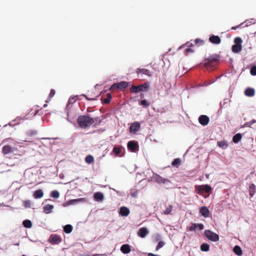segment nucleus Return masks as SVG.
<instances>
[{"mask_svg": "<svg viewBox=\"0 0 256 256\" xmlns=\"http://www.w3.org/2000/svg\"><path fill=\"white\" fill-rule=\"evenodd\" d=\"M194 50H192L190 48H188L185 50V54H188L189 52H193Z\"/></svg>", "mask_w": 256, "mask_h": 256, "instance_id": "49", "label": "nucleus"}, {"mask_svg": "<svg viewBox=\"0 0 256 256\" xmlns=\"http://www.w3.org/2000/svg\"><path fill=\"white\" fill-rule=\"evenodd\" d=\"M128 86V82L124 81L121 82H120L114 83L113 84L110 90H114L116 89L124 90L126 89Z\"/></svg>", "mask_w": 256, "mask_h": 256, "instance_id": "6", "label": "nucleus"}, {"mask_svg": "<svg viewBox=\"0 0 256 256\" xmlns=\"http://www.w3.org/2000/svg\"><path fill=\"white\" fill-rule=\"evenodd\" d=\"M196 192L197 194H202V192L209 193L212 190V188L208 184L195 186Z\"/></svg>", "mask_w": 256, "mask_h": 256, "instance_id": "5", "label": "nucleus"}, {"mask_svg": "<svg viewBox=\"0 0 256 256\" xmlns=\"http://www.w3.org/2000/svg\"><path fill=\"white\" fill-rule=\"evenodd\" d=\"M244 94L248 96H253L255 94V90L253 88H248L245 90Z\"/></svg>", "mask_w": 256, "mask_h": 256, "instance_id": "17", "label": "nucleus"}, {"mask_svg": "<svg viewBox=\"0 0 256 256\" xmlns=\"http://www.w3.org/2000/svg\"><path fill=\"white\" fill-rule=\"evenodd\" d=\"M12 150V148L10 146H4L2 148V152L4 154L10 153Z\"/></svg>", "mask_w": 256, "mask_h": 256, "instance_id": "31", "label": "nucleus"}, {"mask_svg": "<svg viewBox=\"0 0 256 256\" xmlns=\"http://www.w3.org/2000/svg\"><path fill=\"white\" fill-rule=\"evenodd\" d=\"M36 134H37V132H36V130H28L26 132V134L28 136H34L36 135Z\"/></svg>", "mask_w": 256, "mask_h": 256, "instance_id": "36", "label": "nucleus"}, {"mask_svg": "<svg viewBox=\"0 0 256 256\" xmlns=\"http://www.w3.org/2000/svg\"><path fill=\"white\" fill-rule=\"evenodd\" d=\"M217 144L218 146L222 149H226L228 146V144L225 140L218 141L217 142Z\"/></svg>", "mask_w": 256, "mask_h": 256, "instance_id": "25", "label": "nucleus"}, {"mask_svg": "<svg viewBox=\"0 0 256 256\" xmlns=\"http://www.w3.org/2000/svg\"><path fill=\"white\" fill-rule=\"evenodd\" d=\"M155 180L156 182L159 184L170 182V180L168 179L163 178L162 176L159 175H156V176Z\"/></svg>", "mask_w": 256, "mask_h": 256, "instance_id": "12", "label": "nucleus"}, {"mask_svg": "<svg viewBox=\"0 0 256 256\" xmlns=\"http://www.w3.org/2000/svg\"><path fill=\"white\" fill-rule=\"evenodd\" d=\"M4 196L0 193V199H2L3 198H4ZM4 204V201H0V205H2Z\"/></svg>", "mask_w": 256, "mask_h": 256, "instance_id": "52", "label": "nucleus"}, {"mask_svg": "<svg viewBox=\"0 0 256 256\" xmlns=\"http://www.w3.org/2000/svg\"><path fill=\"white\" fill-rule=\"evenodd\" d=\"M204 235L211 241L218 242L219 240V236L210 230H206Z\"/></svg>", "mask_w": 256, "mask_h": 256, "instance_id": "4", "label": "nucleus"}, {"mask_svg": "<svg viewBox=\"0 0 256 256\" xmlns=\"http://www.w3.org/2000/svg\"><path fill=\"white\" fill-rule=\"evenodd\" d=\"M72 226L70 224H67L64 228V232L66 234H70L72 232Z\"/></svg>", "mask_w": 256, "mask_h": 256, "instance_id": "28", "label": "nucleus"}, {"mask_svg": "<svg viewBox=\"0 0 256 256\" xmlns=\"http://www.w3.org/2000/svg\"><path fill=\"white\" fill-rule=\"evenodd\" d=\"M120 250L122 253L127 254L130 252L131 250L128 244H124L122 246Z\"/></svg>", "mask_w": 256, "mask_h": 256, "instance_id": "15", "label": "nucleus"}, {"mask_svg": "<svg viewBox=\"0 0 256 256\" xmlns=\"http://www.w3.org/2000/svg\"><path fill=\"white\" fill-rule=\"evenodd\" d=\"M194 43L196 44H198V46H202L204 44V42L200 38H196L194 40Z\"/></svg>", "mask_w": 256, "mask_h": 256, "instance_id": "38", "label": "nucleus"}, {"mask_svg": "<svg viewBox=\"0 0 256 256\" xmlns=\"http://www.w3.org/2000/svg\"><path fill=\"white\" fill-rule=\"evenodd\" d=\"M31 201L30 200H25L24 202V204L26 208H28L31 206Z\"/></svg>", "mask_w": 256, "mask_h": 256, "instance_id": "43", "label": "nucleus"}, {"mask_svg": "<svg viewBox=\"0 0 256 256\" xmlns=\"http://www.w3.org/2000/svg\"><path fill=\"white\" fill-rule=\"evenodd\" d=\"M44 196V192L42 190H38L34 192L33 196L36 199L40 198Z\"/></svg>", "mask_w": 256, "mask_h": 256, "instance_id": "18", "label": "nucleus"}, {"mask_svg": "<svg viewBox=\"0 0 256 256\" xmlns=\"http://www.w3.org/2000/svg\"><path fill=\"white\" fill-rule=\"evenodd\" d=\"M55 94V90L54 89H52L49 94V98H51Z\"/></svg>", "mask_w": 256, "mask_h": 256, "instance_id": "48", "label": "nucleus"}, {"mask_svg": "<svg viewBox=\"0 0 256 256\" xmlns=\"http://www.w3.org/2000/svg\"><path fill=\"white\" fill-rule=\"evenodd\" d=\"M22 224L26 228H30L32 226V223L31 221L28 220H24Z\"/></svg>", "mask_w": 256, "mask_h": 256, "instance_id": "27", "label": "nucleus"}, {"mask_svg": "<svg viewBox=\"0 0 256 256\" xmlns=\"http://www.w3.org/2000/svg\"><path fill=\"white\" fill-rule=\"evenodd\" d=\"M181 160L179 158H175L172 163L174 166L178 167L180 164Z\"/></svg>", "mask_w": 256, "mask_h": 256, "instance_id": "34", "label": "nucleus"}, {"mask_svg": "<svg viewBox=\"0 0 256 256\" xmlns=\"http://www.w3.org/2000/svg\"><path fill=\"white\" fill-rule=\"evenodd\" d=\"M111 98H112V96H111L110 94L108 93L106 94V98L102 100V102L104 104H108L110 103Z\"/></svg>", "mask_w": 256, "mask_h": 256, "instance_id": "32", "label": "nucleus"}, {"mask_svg": "<svg viewBox=\"0 0 256 256\" xmlns=\"http://www.w3.org/2000/svg\"><path fill=\"white\" fill-rule=\"evenodd\" d=\"M165 244V242H162V241H160L158 243V244L157 245V246H156V250H159L160 248H162V247L164 246V245Z\"/></svg>", "mask_w": 256, "mask_h": 256, "instance_id": "41", "label": "nucleus"}, {"mask_svg": "<svg viewBox=\"0 0 256 256\" xmlns=\"http://www.w3.org/2000/svg\"><path fill=\"white\" fill-rule=\"evenodd\" d=\"M128 148L131 152H136L138 150L139 146L138 142L131 140L128 143Z\"/></svg>", "mask_w": 256, "mask_h": 256, "instance_id": "7", "label": "nucleus"}, {"mask_svg": "<svg viewBox=\"0 0 256 256\" xmlns=\"http://www.w3.org/2000/svg\"><path fill=\"white\" fill-rule=\"evenodd\" d=\"M143 96H144V94H140V97H141V98H142Z\"/></svg>", "mask_w": 256, "mask_h": 256, "instance_id": "56", "label": "nucleus"}, {"mask_svg": "<svg viewBox=\"0 0 256 256\" xmlns=\"http://www.w3.org/2000/svg\"><path fill=\"white\" fill-rule=\"evenodd\" d=\"M210 42L214 44H218L221 42V39L218 36L212 35L209 38Z\"/></svg>", "mask_w": 256, "mask_h": 256, "instance_id": "10", "label": "nucleus"}, {"mask_svg": "<svg viewBox=\"0 0 256 256\" xmlns=\"http://www.w3.org/2000/svg\"><path fill=\"white\" fill-rule=\"evenodd\" d=\"M242 50V45L234 44L232 46V50L234 53H238L240 52Z\"/></svg>", "mask_w": 256, "mask_h": 256, "instance_id": "22", "label": "nucleus"}, {"mask_svg": "<svg viewBox=\"0 0 256 256\" xmlns=\"http://www.w3.org/2000/svg\"><path fill=\"white\" fill-rule=\"evenodd\" d=\"M256 192V186L254 184L249 186V193L250 197H253Z\"/></svg>", "mask_w": 256, "mask_h": 256, "instance_id": "23", "label": "nucleus"}, {"mask_svg": "<svg viewBox=\"0 0 256 256\" xmlns=\"http://www.w3.org/2000/svg\"><path fill=\"white\" fill-rule=\"evenodd\" d=\"M220 56L216 54H214L210 56L208 58L204 59L203 64L206 68H212L214 66L215 63L220 60Z\"/></svg>", "mask_w": 256, "mask_h": 256, "instance_id": "2", "label": "nucleus"}, {"mask_svg": "<svg viewBox=\"0 0 256 256\" xmlns=\"http://www.w3.org/2000/svg\"><path fill=\"white\" fill-rule=\"evenodd\" d=\"M140 104L146 108L150 106V104L145 100H142L140 101Z\"/></svg>", "mask_w": 256, "mask_h": 256, "instance_id": "42", "label": "nucleus"}, {"mask_svg": "<svg viewBox=\"0 0 256 256\" xmlns=\"http://www.w3.org/2000/svg\"><path fill=\"white\" fill-rule=\"evenodd\" d=\"M22 256H26V255H22Z\"/></svg>", "mask_w": 256, "mask_h": 256, "instance_id": "57", "label": "nucleus"}, {"mask_svg": "<svg viewBox=\"0 0 256 256\" xmlns=\"http://www.w3.org/2000/svg\"><path fill=\"white\" fill-rule=\"evenodd\" d=\"M98 254H94L92 256H96ZM80 256H91L90 254H80Z\"/></svg>", "mask_w": 256, "mask_h": 256, "instance_id": "54", "label": "nucleus"}, {"mask_svg": "<svg viewBox=\"0 0 256 256\" xmlns=\"http://www.w3.org/2000/svg\"><path fill=\"white\" fill-rule=\"evenodd\" d=\"M94 198L96 201H102L104 199V195L100 192H96L94 194Z\"/></svg>", "mask_w": 256, "mask_h": 256, "instance_id": "21", "label": "nucleus"}, {"mask_svg": "<svg viewBox=\"0 0 256 256\" xmlns=\"http://www.w3.org/2000/svg\"><path fill=\"white\" fill-rule=\"evenodd\" d=\"M185 45L188 48H190L192 46H194V45L192 43H191L190 42H188L185 44H183L181 46H180L179 48V49L182 48Z\"/></svg>", "mask_w": 256, "mask_h": 256, "instance_id": "47", "label": "nucleus"}, {"mask_svg": "<svg viewBox=\"0 0 256 256\" xmlns=\"http://www.w3.org/2000/svg\"><path fill=\"white\" fill-rule=\"evenodd\" d=\"M172 209L173 206L172 205L169 204L166 209L164 210V214L166 215L169 214L172 212Z\"/></svg>", "mask_w": 256, "mask_h": 256, "instance_id": "33", "label": "nucleus"}, {"mask_svg": "<svg viewBox=\"0 0 256 256\" xmlns=\"http://www.w3.org/2000/svg\"><path fill=\"white\" fill-rule=\"evenodd\" d=\"M140 126V124L138 122H135L131 124L130 131V132H136L139 130Z\"/></svg>", "mask_w": 256, "mask_h": 256, "instance_id": "9", "label": "nucleus"}, {"mask_svg": "<svg viewBox=\"0 0 256 256\" xmlns=\"http://www.w3.org/2000/svg\"><path fill=\"white\" fill-rule=\"evenodd\" d=\"M149 89V84L146 82L138 86H132L130 92L132 93H138L140 92H146Z\"/></svg>", "mask_w": 256, "mask_h": 256, "instance_id": "3", "label": "nucleus"}, {"mask_svg": "<svg viewBox=\"0 0 256 256\" xmlns=\"http://www.w3.org/2000/svg\"><path fill=\"white\" fill-rule=\"evenodd\" d=\"M243 23H242L240 24H239L237 26H232L231 29L232 30H236V29L240 27V26Z\"/></svg>", "mask_w": 256, "mask_h": 256, "instance_id": "53", "label": "nucleus"}, {"mask_svg": "<svg viewBox=\"0 0 256 256\" xmlns=\"http://www.w3.org/2000/svg\"><path fill=\"white\" fill-rule=\"evenodd\" d=\"M96 120V119H94L88 115H80L78 117L77 122L80 128L85 129L90 127Z\"/></svg>", "mask_w": 256, "mask_h": 256, "instance_id": "1", "label": "nucleus"}, {"mask_svg": "<svg viewBox=\"0 0 256 256\" xmlns=\"http://www.w3.org/2000/svg\"><path fill=\"white\" fill-rule=\"evenodd\" d=\"M62 239L56 235H52L50 238V242L52 244H58L60 242Z\"/></svg>", "mask_w": 256, "mask_h": 256, "instance_id": "11", "label": "nucleus"}, {"mask_svg": "<svg viewBox=\"0 0 256 256\" xmlns=\"http://www.w3.org/2000/svg\"><path fill=\"white\" fill-rule=\"evenodd\" d=\"M210 121L209 118L206 115H201L198 118L199 122L202 126L207 125Z\"/></svg>", "mask_w": 256, "mask_h": 256, "instance_id": "8", "label": "nucleus"}, {"mask_svg": "<svg viewBox=\"0 0 256 256\" xmlns=\"http://www.w3.org/2000/svg\"><path fill=\"white\" fill-rule=\"evenodd\" d=\"M250 73L252 76H256V66H254L250 68Z\"/></svg>", "mask_w": 256, "mask_h": 256, "instance_id": "45", "label": "nucleus"}, {"mask_svg": "<svg viewBox=\"0 0 256 256\" xmlns=\"http://www.w3.org/2000/svg\"><path fill=\"white\" fill-rule=\"evenodd\" d=\"M50 196L52 198H57L60 196V193L57 190H53L51 192Z\"/></svg>", "mask_w": 256, "mask_h": 256, "instance_id": "37", "label": "nucleus"}, {"mask_svg": "<svg viewBox=\"0 0 256 256\" xmlns=\"http://www.w3.org/2000/svg\"><path fill=\"white\" fill-rule=\"evenodd\" d=\"M82 96H84L86 100H96V98H88L86 94H83L82 95Z\"/></svg>", "mask_w": 256, "mask_h": 256, "instance_id": "50", "label": "nucleus"}, {"mask_svg": "<svg viewBox=\"0 0 256 256\" xmlns=\"http://www.w3.org/2000/svg\"><path fill=\"white\" fill-rule=\"evenodd\" d=\"M85 161L87 164H90L94 162V158L92 156L88 155L86 157Z\"/></svg>", "mask_w": 256, "mask_h": 256, "instance_id": "30", "label": "nucleus"}, {"mask_svg": "<svg viewBox=\"0 0 256 256\" xmlns=\"http://www.w3.org/2000/svg\"><path fill=\"white\" fill-rule=\"evenodd\" d=\"M242 138V136L240 134L238 133L235 134L232 138V141L234 143L236 144L238 143L241 140Z\"/></svg>", "mask_w": 256, "mask_h": 256, "instance_id": "24", "label": "nucleus"}, {"mask_svg": "<svg viewBox=\"0 0 256 256\" xmlns=\"http://www.w3.org/2000/svg\"><path fill=\"white\" fill-rule=\"evenodd\" d=\"M200 212L204 218H208L210 215V211L207 207L204 206L200 208Z\"/></svg>", "mask_w": 256, "mask_h": 256, "instance_id": "13", "label": "nucleus"}, {"mask_svg": "<svg viewBox=\"0 0 256 256\" xmlns=\"http://www.w3.org/2000/svg\"><path fill=\"white\" fill-rule=\"evenodd\" d=\"M197 228H198L200 230H202L204 228V226L202 224H197Z\"/></svg>", "mask_w": 256, "mask_h": 256, "instance_id": "51", "label": "nucleus"}, {"mask_svg": "<svg viewBox=\"0 0 256 256\" xmlns=\"http://www.w3.org/2000/svg\"><path fill=\"white\" fill-rule=\"evenodd\" d=\"M148 256H160L156 255L152 253H148Z\"/></svg>", "mask_w": 256, "mask_h": 256, "instance_id": "55", "label": "nucleus"}, {"mask_svg": "<svg viewBox=\"0 0 256 256\" xmlns=\"http://www.w3.org/2000/svg\"><path fill=\"white\" fill-rule=\"evenodd\" d=\"M197 228V224H192V225L189 227V230L190 231H194Z\"/></svg>", "mask_w": 256, "mask_h": 256, "instance_id": "44", "label": "nucleus"}, {"mask_svg": "<svg viewBox=\"0 0 256 256\" xmlns=\"http://www.w3.org/2000/svg\"><path fill=\"white\" fill-rule=\"evenodd\" d=\"M28 114L26 115L25 116L22 117V116H17V121H20L21 120H25L28 119L30 117L27 116Z\"/></svg>", "mask_w": 256, "mask_h": 256, "instance_id": "46", "label": "nucleus"}, {"mask_svg": "<svg viewBox=\"0 0 256 256\" xmlns=\"http://www.w3.org/2000/svg\"><path fill=\"white\" fill-rule=\"evenodd\" d=\"M54 208V206L52 204H46L44 207V212L46 214H50L52 212Z\"/></svg>", "mask_w": 256, "mask_h": 256, "instance_id": "20", "label": "nucleus"}, {"mask_svg": "<svg viewBox=\"0 0 256 256\" xmlns=\"http://www.w3.org/2000/svg\"><path fill=\"white\" fill-rule=\"evenodd\" d=\"M256 120H250V121L249 122H248L246 123L242 127H244V126H248V127H251V126L252 124H254L256 123Z\"/></svg>", "mask_w": 256, "mask_h": 256, "instance_id": "40", "label": "nucleus"}, {"mask_svg": "<svg viewBox=\"0 0 256 256\" xmlns=\"http://www.w3.org/2000/svg\"><path fill=\"white\" fill-rule=\"evenodd\" d=\"M137 74H144L147 75L149 76H152V74L146 68H138L136 71Z\"/></svg>", "mask_w": 256, "mask_h": 256, "instance_id": "19", "label": "nucleus"}, {"mask_svg": "<svg viewBox=\"0 0 256 256\" xmlns=\"http://www.w3.org/2000/svg\"><path fill=\"white\" fill-rule=\"evenodd\" d=\"M121 148L118 146H114L112 150V152L117 156L121 152Z\"/></svg>", "mask_w": 256, "mask_h": 256, "instance_id": "35", "label": "nucleus"}, {"mask_svg": "<svg viewBox=\"0 0 256 256\" xmlns=\"http://www.w3.org/2000/svg\"><path fill=\"white\" fill-rule=\"evenodd\" d=\"M119 214L122 216H126L130 214V210L126 206H122L120 209Z\"/></svg>", "mask_w": 256, "mask_h": 256, "instance_id": "14", "label": "nucleus"}, {"mask_svg": "<svg viewBox=\"0 0 256 256\" xmlns=\"http://www.w3.org/2000/svg\"><path fill=\"white\" fill-rule=\"evenodd\" d=\"M200 250L203 252H208L210 250V246L206 243L202 244L200 246Z\"/></svg>", "mask_w": 256, "mask_h": 256, "instance_id": "29", "label": "nucleus"}, {"mask_svg": "<svg viewBox=\"0 0 256 256\" xmlns=\"http://www.w3.org/2000/svg\"><path fill=\"white\" fill-rule=\"evenodd\" d=\"M233 251L236 255L238 256H241L242 254V249L238 246H236L234 248Z\"/></svg>", "mask_w": 256, "mask_h": 256, "instance_id": "26", "label": "nucleus"}, {"mask_svg": "<svg viewBox=\"0 0 256 256\" xmlns=\"http://www.w3.org/2000/svg\"><path fill=\"white\" fill-rule=\"evenodd\" d=\"M148 230L146 228H140L138 232V236L141 238H144L148 234Z\"/></svg>", "mask_w": 256, "mask_h": 256, "instance_id": "16", "label": "nucleus"}, {"mask_svg": "<svg viewBox=\"0 0 256 256\" xmlns=\"http://www.w3.org/2000/svg\"><path fill=\"white\" fill-rule=\"evenodd\" d=\"M242 40L240 37H236L234 39V44L242 45Z\"/></svg>", "mask_w": 256, "mask_h": 256, "instance_id": "39", "label": "nucleus"}]
</instances>
